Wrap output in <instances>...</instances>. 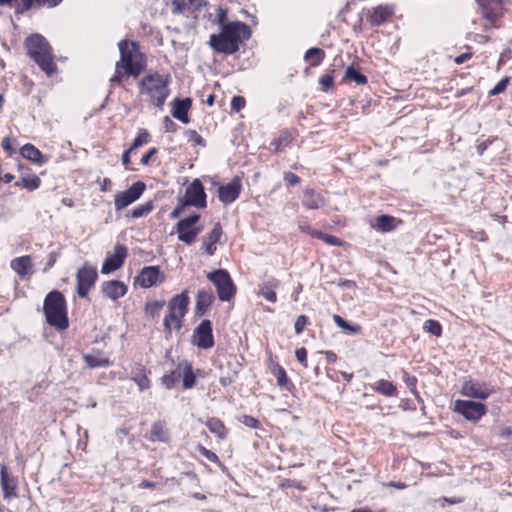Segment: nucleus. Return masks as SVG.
<instances>
[{"label":"nucleus","mask_w":512,"mask_h":512,"mask_svg":"<svg viewBox=\"0 0 512 512\" xmlns=\"http://www.w3.org/2000/svg\"><path fill=\"white\" fill-rule=\"evenodd\" d=\"M251 36L250 27L243 22H230L221 28L220 33L210 35L209 45L217 53L234 54L241 42Z\"/></svg>","instance_id":"f257e3e1"},{"label":"nucleus","mask_w":512,"mask_h":512,"mask_svg":"<svg viewBox=\"0 0 512 512\" xmlns=\"http://www.w3.org/2000/svg\"><path fill=\"white\" fill-rule=\"evenodd\" d=\"M120 59L116 62L112 84H120L124 75L137 77L142 72L141 54L134 41L121 40L118 43Z\"/></svg>","instance_id":"f03ea898"},{"label":"nucleus","mask_w":512,"mask_h":512,"mask_svg":"<svg viewBox=\"0 0 512 512\" xmlns=\"http://www.w3.org/2000/svg\"><path fill=\"white\" fill-rule=\"evenodd\" d=\"M25 48L28 56L48 75L52 76L57 66L54 62L52 47L45 37L40 34H32L25 39Z\"/></svg>","instance_id":"7ed1b4c3"},{"label":"nucleus","mask_w":512,"mask_h":512,"mask_svg":"<svg viewBox=\"0 0 512 512\" xmlns=\"http://www.w3.org/2000/svg\"><path fill=\"white\" fill-rule=\"evenodd\" d=\"M46 321L57 330H65L69 326L66 300L61 292L54 290L49 292L43 306Z\"/></svg>","instance_id":"20e7f679"},{"label":"nucleus","mask_w":512,"mask_h":512,"mask_svg":"<svg viewBox=\"0 0 512 512\" xmlns=\"http://www.w3.org/2000/svg\"><path fill=\"white\" fill-rule=\"evenodd\" d=\"M168 84L169 76L159 73L147 75L140 82V85L143 86L145 92L149 94L153 104L160 109L163 107L170 93Z\"/></svg>","instance_id":"39448f33"},{"label":"nucleus","mask_w":512,"mask_h":512,"mask_svg":"<svg viewBox=\"0 0 512 512\" xmlns=\"http://www.w3.org/2000/svg\"><path fill=\"white\" fill-rule=\"evenodd\" d=\"M207 278L215 285L221 301H229L234 297L236 287L226 270L218 269L209 272Z\"/></svg>","instance_id":"423d86ee"},{"label":"nucleus","mask_w":512,"mask_h":512,"mask_svg":"<svg viewBox=\"0 0 512 512\" xmlns=\"http://www.w3.org/2000/svg\"><path fill=\"white\" fill-rule=\"evenodd\" d=\"M453 410L454 412L462 415L466 420L477 422L486 414L487 407L481 402L456 400Z\"/></svg>","instance_id":"0eeeda50"},{"label":"nucleus","mask_w":512,"mask_h":512,"mask_svg":"<svg viewBox=\"0 0 512 512\" xmlns=\"http://www.w3.org/2000/svg\"><path fill=\"white\" fill-rule=\"evenodd\" d=\"M146 185L142 181L133 183L127 190L117 193L114 198V205L117 211H120L136 200H138L145 191Z\"/></svg>","instance_id":"6e6552de"},{"label":"nucleus","mask_w":512,"mask_h":512,"mask_svg":"<svg viewBox=\"0 0 512 512\" xmlns=\"http://www.w3.org/2000/svg\"><path fill=\"white\" fill-rule=\"evenodd\" d=\"M98 274L95 267L85 264L77 271V293L79 297L85 298L90 288L97 280Z\"/></svg>","instance_id":"1a4fd4ad"},{"label":"nucleus","mask_w":512,"mask_h":512,"mask_svg":"<svg viewBox=\"0 0 512 512\" xmlns=\"http://www.w3.org/2000/svg\"><path fill=\"white\" fill-rule=\"evenodd\" d=\"M192 343L201 349H209L214 345L212 323L210 320H203L195 328Z\"/></svg>","instance_id":"9d476101"},{"label":"nucleus","mask_w":512,"mask_h":512,"mask_svg":"<svg viewBox=\"0 0 512 512\" xmlns=\"http://www.w3.org/2000/svg\"><path fill=\"white\" fill-rule=\"evenodd\" d=\"M492 392V388L487 383L475 381L472 379L465 380L461 388L462 395L481 400L487 399L492 394Z\"/></svg>","instance_id":"9b49d317"},{"label":"nucleus","mask_w":512,"mask_h":512,"mask_svg":"<svg viewBox=\"0 0 512 512\" xmlns=\"http://www.w3.org/2000/svg\"><path fill=\"white\" fill-rule=\"evenodd\" d=\"M184 205L206 207V194L199 179H195L185 191Z\"/></svg>","instance_id":"f8f14e48"},{"label":"nucleus","mask_w":512,"mask_h":512,"mask_svg":"<svg viewBox=\"0 0 512 512\" xmlns=\"http://www.w3.org/2000/svg\"><path fill=\"white\" fill-rule=\"evenodd\" d=\"M126 256L127 248L124 245L117 244L114 247V253L112 255H107L105 258L101 267V273L109 274L122 267Z\"/></svg>","instance_id":"ddd939ff"},{"label":"nucleus","mask_w":512,"mask_h":512,"mask_svg":"<svg viewBox=\"0 0 512 512\" xmlns=\"http://www.w3.org/2000/svg\"><path fill=\"white\" fill-rule=\"evenodd\" d=\"M164 281V274L158 266L144 267L136 277V282L143 288H149Z\"/></svg>","instance_id":"4468645a"},{"label":"nucleus","mask_w":512,"mask_h":512,"mask_svg":"<svg viewBox=\"0 0 512 512\" xmlns=\"http://www.w3.org/2000/svg\"><path fill=\"white\" fill-rule=\"evenodd\" d=\"M241 180L235 177L230 183L218 187L219 200L224 204L234 202L241 192Z\"/></svg>","instance_id":"2eb2a0df"},{"label":"nucleus","mask_w":512,"mask_h":512,"mask_svg":"<svg viewBox=\"0 0 512 512\" xmlns=\"http://www.w3.org/2000/svg\"><path fill=\"white\" fill-rule=\"evenodd\" d=\"M1 489L5 500L17 497V479L8 473L6 464L0 465Z\"/></svg>","instance_id":"dca6fc26"},{"label":"nucleus","mask_w":512,"mask_h":512,"mask_svg":"<svg viewBox=\"0 0 512 512\" xmlns=\"http://www.w3.org/2000/svg\"><path fill=\"white\" fill-rule=\"evenodd\" d=\"M101 289L103 294L112 300H117L123 297L127 292V286L118 280L103 282Z\"/></svg>","instance_id":"f3484780"},{"label":"nucleus","mask_w":512,"mask_h":512,"mask_svg":"<svg viewBox=\"0 0 512 512\" xmlns=\"http://www.w3.org/2000/svg\"><path fill=\"white\" fill-rule=\"evenodd\" d=\"M192 105V100L190 98L179 99L175 98L173 100V109L172 116L179 120L184 124H188L190 119L188 116V111Z\"/></svg>","instance_id":"a211bd4d"},{"label":"nucleus","mask_w":512,"mask_h":512,"mask_svg":"<svg viewBox=\"0 0 512 512\" xmlns=\"http://www.w3.org/2000/svg\"><path fill=\"white\" fill-rule=\"evenodd\" d=\"M325 198L312 188L303 191L302 205L307 209H320L325 205Z\"/></svg>","instance_id":"6ab92c4d"},{"label":"nucleus","mask_w":512,"mask_h":512,"mask_svg":"<svg viewBox=\"0 0 512 512\" xmlns=\"http://www.w3.org/2000/svg\"><path fill=\"white\" fill-rule=\"evenodd\" d=\"M222 235V228L219 223H217L211 232L202 238L203 241V250L208 255L212 256L216 251L215 244L219 242Z\"/></svg>","instance_id":"aec40b11"},{"label":"nucleus","mask_w":512,"mask_h":512,"mask_svg":"<svg viewBox=\"0 0 512 512\" xmlns=\"http://www.w3.org/2000/svg\"><path fill=\"white\" fill-rule=\"evenodd\" d=\"M280 285V281L274 277H268L259 286V294L262 295L269 302L275 303L277 296L275 289Z\"/></svg>","instance_id":"412c9836"},{"label":"nucleus","mask_w":512,"mask_h":512,"mask_svg":"<svg viewBox=\"0 0 512 512\" xmlns=\"http://www.w3.org/2000/svg\"><path fill=\"white\" fill-rule=\"evenodd\" d=\"M394 10L389 5H379L373 9L368 21L372 26H379L392 16Z\"/></svg>","instance_id":"4be33fe9"},{"label":"nucleus","mask_w":512,"mask_h":512,"mask_svg":"<svg viewBox=\"0 0 512 512\" xmlns=\"http://www.w3.org/2000/svg\"><path fill=\"white\" fill-rule=\"evenodd\" d=\"M148 439L152 442L167 443L170 440V435L164 421L158 420L152 424Z\"/></svg>","instance_id":"5701e85b"},{"label":"nucleus","mask_w":512,"mask_h":512,"mask_svg":"<svg viewBox=\"0 0 512 512\" xmlns=\"http://www.w3.org/2000/svg\"><path fill=\"white\" fill-rule=\"evenodd\" d=\"M20 154L23 158L37 164L42 165L47 162L48 158L42 154V152L34 145L27 143L22 146Z\"/></svg>","instance_id":"b1692460"},{"label":"nucleus","mask_w":512,"mask_h":512,"mask_svg":"<svg viewBox=\"0 0 512 512\" xmlns=\"http://www.w3.org/2000/svg\"><path fill=\"white\" fill-rule=\"evenodd\" d=\"M214 300V295L211 291L208 290H199L196 297V307L195 313L198 316H202L205 314L207 309L211 306Z\"/></svg>","instance_id":"393cba45"},{"label":"nucleus","mask_w":512,"mask_h":512,"mask_svg":"<svg viewBox=\"0 0 512 512\" xmlns=\"http://www.w3.org/2000/svg\"><path fill=\"white\" fill-rule=\"evenodd\" d=\"M189 305V296L187 291H183L181 294L174 296L169 304H168V310H172L180 316H184L187 312Z\"/></svg>","instance_id":"a878e982"},{"label":"nucleus","mask_w":512,"mask_h":512,"mask_svg":"<svg viewBox=\"0 0 512 512\" xmlns=\"http://www.w3.org/2000/svg\"><path fill=\"white\" fill-rule=\"evenodd\" d=\"M32 259L30 256H21L12 260L11 268L21 277L31 274Z\"/></svg>","instance_id":"bb28decb"},{"label":"nucleus","mask_w":512,"mask_h":512,"mask_svg":"<svg viewBox=\"0 0 512 512\" xmlns=\"http://www.w3.org/2000/svg\"><path fill=\"white\" fill-rule=\"evenodd\" d=\"M83 359L89 368L106 367L109 365V359L102 352L85 354Z\"/></svg>","instance_id":"cd10ccee"},{"label":"nucleus","mask_w":512,"mask_h":512,"mask_svg":"<svg viewBox=\"0 0 512 512\" xmlns=\"http://www.w3.org/2000/svg\"><path fill=\"white\" fill-rule=\"evenodd\" d=\"M182 318H183V316H180V314H178L172 310H168V314L165 316L164 321H163L165 331L167 333H171L172 328H174L176 330L181 329Z\"/></svg>","instance_id":"c85d7f7f"},{"label":"nucleus","mask_w":512,"mask_h":512,"mask_svg":"<svg viewBox=\"0 0 512 512\" xmlns=\"http://www.w3.org/2000/svg\"><path fill=\"white\" fill-rule=\"evenodd\" d=\"M333 321L335 324L341 328L344 332L350 335H356L361 333V326L358 324H351L343 319L340 315L334 314Z\"/></svg>","instance_id":"c756f323"},{"label":"nucleus","mask_w":512,"mask_h":512,"mask_svg":"<svg viewBox=\"0 0 512 512\" xmlns=\"http://www.w3.org/2000/svg\"><path fill=\"white\" fill-rule=\"evenodd\" d=\"M178 378H182L183 387L185 389L192 388L196 381L192 366L188 363H185L184 365L181 364V376H178Z\"/></svg>","instance_id":"7c9ffc66"},{"label":"nucleus","mask_w":512,"mask_h":512,"mask_svg":"<svg viewBox=\"0 0 512 512\" xmlns=\"http://www.w3.org/2000/svg\"><path fill=\"white\" fill-rule=\"evenodd\" d=\"M396 218L390 215H380L376 218L375 228L382 232H389L395 228Z\"/></svg>","instance_id":"2f4dec72"},{"label":"nucleus","mask_w":512,"mask_h":512,"mask_svg":"<svg viewBox=\"0 0 512 512\" xmlns=\"http://www.w3.org/2000/svg\"><path fill=\"white\" fill-rule=\"evenodd\" d=\"M325 57V52L317 47H312L308 49L304 54L305 61H311L312 66H318L323 61Z\"/></svg>","instance_id":"473e14b6"},{"label":"nucleus","mask_w":512,"mask_h":512,"mask_svg":"<svg viewBox=\"0 0 512 512\" xmlns=\"http://www.w3.org/2000/svg\"><path fill=\"white\" fill-rule=\"evenodd\" d=\"M201 227H194L192 229L177 231L178 239L187 245H191L195 242L197 236L201 233Z\"/></svg>","instance_id":"72a5a7b5"},{"label":"nucleus","mask_w":512,"mask_h":512,"mask_svg":"<svg viewBox=\"0 0 512 512\" xmlns=\"http://www.w3.org/2000/svg\"><path fill=\"white\" fill-rule=\"evenodd\" d=\"M133 377L132 379L138 385L141 391L149 388V379L146 376L144 369L141 366H138L132 371Z\"/></svg>","instance_id":"f704fd0d"},{"label":"nucleus","mask_w":512,"mask_h":512,"mask_svg":"<svg viewBox=\"0 0 512 512\" xmlns=\"http://www.w3.org/2000/svg\"><path fill=\"white\" fill-rule=\"evenodd\" d=\"M373 389L385 396H393L396 392V386L392 382L384 379L379 380Z\"/></svg>","instance_id":"c9c22d12"},{"label":"nucleus","mask_w":512,"mask_h":512,"mask_svg":"<svg viewBox=\"0 0 512 512\" xmlns=\"http://www.w3.org/2000/svg\"><path fill=\"white\" fill-rule=\"evenodd\" d=\"M345 78L350 81H353L359 85H363V84L367 83V77L364 74L360 73L353 66H349L346 69Z\"/></svg>","instance_id":"e433bc0d"},{"label":"nucleus","mask_w":512,"mask_h":512,"mask_svg":"<svg viewBox=\"0 0 512 512\" xmlns=\"http://www.w3.org/2000/svg\"><path fill=\"white\" fill-rule=\"evenodd\" d=\"M200 215L193 214L189 217L181 219L175 226L176 231H183L194 228V225L199 221Z\"/></svg>","instance_id":"4c0bfd02"},{"label":"nucleus","mask_w":512,"mask_h":512,"mask_svg":"<svg viewBox=\"0 0 512 512\" xmlns=\"http://www.w3.org/2000/svg\"><path fill=\"white\" fill-rule=\"evenodd\" d=\"M154 208L153 202L148 201L142 205L133 208L130 211V216L134 219L148 215Z\"/></svg>","instance_id":"58836bf2"},{"label":"nucleus","mask_w":512,"mask_h":512,"mask_svg":"<svg viewBox=\"0 0 512 512\" xmlns=\"http://www.w3.org/2000/svg\"><path fill=\"white\" fill-rule=\"evenodd\" d=\"M40 184H41V179L36 175L22 177L20 182L15 183V185H17V186L21 185L22 187H24L30 191L37 189L40 186Z\"/></svg>","instance_id":"ea45409f"},{"label":"nucleus","mask_w":512,"mask_h":512,"mask_svg":"<svg viewBox=\"0 0 512 512\" xmlns=\"http://www.w3.org/2000/svg\"><path fill=\"white\" fill-rule=\"evenodd\" d=\"M165 305L164 300H155L146 303L145 311L152 317L155 318L159 315L160 311Z\"/></svg>","instance_id":"a19ab883"},{"label":"nucleus","mask_w":512,"mask_h":512,"mask_svg":"<svg viewBox=\"0 0 512 512\" xmlns=\"http://www.w3.org/2000/svg\"><path fill=\"white\" fill-rule=\"evenodd\" d=\"M178 376H181V364H179L171 373L164 375L162 377V383L167 389H170L176 383Z\"/></svg>","instance_id":"79ce46f5"},{"label":"nucleus","mask_w":512,"mask_h":512,"mask_svg":"<svg viewBox=\"0 0 512 512\" xmlns=\"http://www.w3.org/2000/svg\"><path fill=\"white\" fill-rule=\"evenodd\" d=\"M206 425L212 433L218 435L219 437H224L225 427L220 420L215 418L209 419Z\"/></svg>","instance_id":"37998d69"},{"label":"nucleus","mask_w":512,"mask_h":512,"mask_svg":"<svg viewBox=\"0 0 512 512\" xmlns=\"http://www.w3.org/2000/svg\"><path fill=\"white\" fill-rule=\"evenodd\" d=\"M424 329L435 336H440L442 332V327L440 323L436 320L429 319L424 323Z\"/></svg>","instance_id":"c03bdc74"},{"label":"nucleus","mask_w":512,"mask_h":512,"mask_svg":"<svg viewBox=\"0 0 512 512\" xmlns=\"http://www.w3.org/2000/svg\"><path fill=\"white\" fill-rule=\"evenodd\" d=\"M148 139L149 133L147 132V130L142 129L138 133L137 137L134 139L130 148L134 151L137 148L141 147L142 145L146 144L148 142Z\"/></svg>","instance_id":"a18cd8bd"},{"label":"nucleus","mask_w":512,"mask_h":512,"mask_svg":"<svg viewBox=\"0 0 512 512\" xmlns=\"http://www.w3.org/2000/svg\"><path fill=\"white\" fill-rule=\"evenodd\" d=\"M36 3L35 0H13V6L16 8V12L23 13L24 11L29 10L33 3Z\"/></svg>","instance_id":"49530a36"},{"label":"nucleus","mask_w":512,"mask_h":512,"mask_svg":"<svg viewBox=\"0 0 512 512\" xmlns=\"http://www.w3.org/2000/svg\"><path fill=\"white\" fill-rule=\"evenodd\" d=\"M509 79L507 77L501 79L490 91L489 95L495 96L504 92L507 88Z\"/></svg>","instance_id":"de8ad7c7"},{"label":"nucleus","mask_w":512,"mask_h":512,"mask_svg":"<svg viewBox=\"0 0 512 512\" xmlns=\"http://www.w3.org/2000/svg\"><path fill=\"white\" fill-rule=\"evenodd\" d=\"M240 422L242 424H244L245 426H247L249 428H253V429H257L260 425L259 420L250 415L241 416Z\"/></svg>","instance_id":"09e8293b"},{"label":"nucleus","mask_w":512,"mask_h":512,"mask_svg":"<svg viewBox=\"0 0 512 512\" xmlns=\"http://www.w3.org/2000/svg\"><path fill=\"white\" fill-rule=\"evenodd\" d=\"M307 324H308V318L305 315L298 316L295 321V325H294L296 334L302 333V331L304 330V328Z\"/></svg>","instance_id":"8fccbe9b"},{"label":"nucleus","mask_w":512,"mask_h":512,"mask_svg":"<svg viewBox=\"0 0 512 512\" xmlns=\"http://www.w3.org/2000/svg\"><path fill=\"white\" fill-rule=\"evenodd\" d=\"M291 142V137L289 135L281 136L277 140L273 142L275 145V150L280 151L283 147L287 146Z\"/></svg>","instance_id":"3c124183"},{"label":"nucleus","mask_w":512,"mask_h":512,"mask_svg":"<svg viewBox=\"0 0 512 512\" xmlns=\"http://www.w3.org/2000/svg\"><path fill=\"white\" fill-rule=\"evenodd\" d=\"M227 19V11L223 9L222 7H218L217 9V15H216V21L217 24L222 28L223 26H226L228 23H225Z\"/></svg>","instance_id":"603ef678"},{"label":"nucleus","mask_w":512,"mask_h":512,"mask_svg":"<svg viewBox=\"0 0 512 512\" xmlns=\"http://www.w3.org/2000/svg\"><path fill=\"white\" fill-rule=\"evenodd\" d=\"M245 106V99L242 96H234L231 101L232 110L238 112Z\"/></svg>","instance_id":"864d4df0"},{"label":"nucleus","mask_w":512,"mask_h":512,"mask_svg":"<svg viewBox=\"0 0 512 512\" xmlns=\"http://www.w3.org/2000/svg\"><path fill=\"white\" fill-rule=\"evenodd\" d=\"M319 83L322 85L323 91L327 92L333 86V77L331 75H323L319 79Z\"/></svg>","instance_id":"5fc2aeb1"},{"label":"nucleus","mask_w":512,"mask_h":512,"mask_svg":"<svg viewBox=\"0 0 512 512\" xmlns=\"http://www.w3.org/2000/svg\"><path fill=\"white\" fill-rule=\"evenodd\" d=\"M276 378H277V384L279 386H285L288 383V377L286 375L285 370L282 367H278L277 373H276Z\"/></svg>","instance_id":"6e6d98bb"},{"label":"nucleus","mask_w":512,"mask_h":512,"mask_svg":"<svg viewBox=\"0 0 512 512\" xmlns=\"http://www.w3.org/2000/svg\"><path fill=\"white\" fill-rule=\"evenodd\" d=\"M296 359L305 367H307V350L301 347L295 352Z\"/></svg>","instance_id":"4d7b16f0"},{"label":"nucleus","mask_w":512,"mask_h":512,"mask_svg":"<svg viewBox=\"0 0 512 512\" xmlns=\"http://www.w3.org/2000/svg\"><path fill=\"white\" fill-rule=\"evenodd\" d=\"M284 180L289 184V185H297L300 183V177L297 176L296 174L292 173V172H286L284 173Z\"/></svg>","instance_id":"13d9d810"},{"label":"nucleus","mask_w":512,"mask_h":512,"mask_svg":"<svg viewBox=\"0 0 512 512\" xmlns=\"http://www.w3.org/2000/svg\"><path fill=\"white\" fill-rule=\"evenodd\" d=\"M189 140L195 141L197 144L202 145L203 139L195 130H188L186 132Z\"/></svg>","instance_id":"bf43d9fd"},{"label":"nucleus","mask_w":512,"mask_h":512,"mask_svg":"<svg viewBox=\"0 0 512 512\" xmlns=\"http://www.w3.org/2000/svg\"><path fill=\"white\" fill-rule=\"evenodd\" d=\"M163 126L166 132H174L176 130V124L166 116L163 121Z\"/></svg>","instance_id":"052dcab7"},{"label":"nucleus","mask_w":512,"mask_h":512,"mask_svg":"<svg viewBox=\"0 0 512 512\" xmlns=\"http://www.w3.org/2000/svg\"><path fill=\"white\" fill-rule=\"evenodd\" d=\"M157 154L156 148H151L142 158H141V164L146 166L149 164L150 159Z\"/></svg>","instance_id":"680f3d73"},{"label":"nucleus","mask_w":512,"mask_h":512,"mask_svg":"<svg viewBox=\"0 0 512 512\" xmlns=\"http://www.w3.org/2000/svg\"><path fill=\"white\" fill-rule=\"evenodd\" d=\"M173 4V13L180 14L185 9V4L181 0H172Z\"/></svg>","instance_id":"e2e57ef3"},{"label":"nucleus","mask_w":512,"mask_h":512,"mask_svg":"<svg viewBox=\"0 0 512 512\" xmlns=\"http://www.w3.org/2000/svg\"><path fill=\"white\" fill-rule=\"evenodd\" d=\"M323 241L326 242L327 244L333 245V246L341 245V240L333 235L326 234Z\"/></svg>","instance_id":"0e129e2a"},{"label":"nucleus","mask_w":512,"mask_h":512,"mask_svg":"<svg viewBox=\"0 0 512 512\" xmlns=\"http://www.w3.org/2000/svg\"><path fill=\"white\" fill-rule=\"evenodd\" d=\"M38 5L55 7L62 2V0H35Z\"/></svg>","instance_id":"69168bd1"},{"label":"nucleus","mask_w":512,"mask_h":512,"mask_svg":"<svg viewBox=\"0 0 512 512\" xmlns=\"http://www.w3.org/2000/svg\"><path fill=\"white\" fill-rule=\"evenodd\" d=\"M201 451H202V454H203V455H204L208 460H210V461H212V462H214V461H217V460H218V457H217V455H216L214 452H212V451H210V450H208V449H206V448H204V447H201Z\"/></svg>","instance_id":"338daca9"},{"label":"nucleus","mask_w":512,"mask_h":512,"mask_svg":"<svg viewBox=\"0 0 512 512\" xmlns=\"http://www.w3.org/2000/svg\"><path fill=\"white\" fill-rule=\"evenodd\" d=\"M187 205H184V202L176 207L171 213H170V218L171 219H176L178 217H180V215L182 214L184 208L186 207Z\"/></svg>","instance_id":"774afa93"}]
</instances>
